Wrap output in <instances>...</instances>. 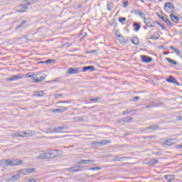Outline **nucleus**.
Listing matches in <instances>:
<instances>
[{"label":"nucleus","instance_id":"37","mask_svg":"<svg viewBox=\"0 0 182 182\" xmlns=\"http://www.w3.org/2000/svg\"><path fill=\"white\" fill-rule=\"evenodd\" d=\"M27 170V174H31L32 173H33V171H35V168H26Z\"/></svg>","mask_w":182,"mask_h":182},{"label":"nucleus","instance_id":"50","mask_svg":"<svg viewBox=\"0 0 182 182\" xmlns=\"http://www.w3.org/2000/svg\"><path fill=\"white\" fill-rule=\"evenodd\" d=\"M61 103H72V101H70V100L62 101Z\"/></svg>","mask_w":182,"mask_h":182},{"label":"nucleus","instance_id":"41","mask_svg":"<svg viewBox=\"0 0 182 182\" xmlns=\"http://www.w3.org/2000/svg\"><path fill=\"white\" fill-rule=\"evenodd\" d=\"M158 15V17L160 18V19H161L164 22H166V17H164V16H162L161 15H160V14H157Z\"/></svg>","mask_w":182,"mask_h":182},{"label":"nucleus","instance_id":"64","mask_svg":"<svg viewBox=\"0 0 182 182\" xmlns=\"http://www.w3.org/2000/svg\"><path fill=\"white\" fill-rule=\"evenodd\" d=\"M159 1V2H161L163 0H158Z\"/></svg>","mask_w":182,"mask_h":182},{"label":"nucleus","instance_id":"62","mask_svg":"<svg viewBox=\"0 0 182 182\" xmlns=\"http://www.w3.org/2000/svg\"><path fill=\"white\" fill-rule=\"evenodd\" d=\"M24 38L28 40V36H25Z\"/></svg>","mask_w":182,"mask_h":182},{"label":"nucleus","instance_id":"26","mask_svg":"<svg viewBox=\"0 0 182 182\" xmlns=\"http://www.w3.org/2000/svg\"><path fill=\"white\" fill-rule=\"evenodd\" d=\"M146 129H149V130H159V129H160V127H159V125L157 124H154V125L149 126Z\"/></svg>","mask_w":182,"mask_h":182},{"label":"nucleus","instance_id":"29","mask_svg":"<svg viewBox=\"0 0 182 182\" xmlns=\"http://www.w3.org/2000/svg\"><path fill=\"white\" fill-rule=\"evenodd\" d=\"M157 163H159V160L156 159H152L149 161V164H150L151 166H154V164H157Z\"/></svg>","mask_w":182,"mask_h":182},{"label":"nucleus","instance_id":"39","mask_svg":"<svg viewBox=\"0 0 182 182\" xmlns=\"http://www.w3.org/2000/svg\"><path fill=\"white\" fill-rule=\"evenodd\" d=\"M165 23H166V25H168L169 28H171V26H173V23H171V21H170V20H168V18H166Z\"/></svg>","mask_w":182,"mask_h":182},{"label":"nucleus","instance_id":"32","mask_svg":"<svg viewBox=\"0 0 182 182\" xmlns=\"http://www.w3.org/2000/svg\"><path fill=\"white\" fill-rule=\"evenodd\" d=\"M107 9L108 11H112L113 9V3L112 2H107Z\"/></svg>","mask_w":182,"mask_h":182},{"label":"nucleus","instance_id":"12","mask_svg":"<svg viewBox=\"0 0 182 182\" xmlns=\"http://www.w3.org/2000/svg\"><path fill=\"white\" fill-rule=\"evenodd\" d=\"M94 144H98L100 146H106L107 144H110L112 143V141L110 140H102L101 141H94Z\"/></svg>","mask_w":182,"mask_h":182},{"label":"nucleus","instance_id":"52","mask_svg":"<svg viewBox=\"0 0 182 182\" xmlns=\"http://www.w3.org/2000/svg\"><path fill=\"white\" fill-rule=\"evenodd\" d=\"M154 23H157V25H159V26H161L163 24L159 21H156V22H154Z\"/></svg>","mask_w":182,"mask_h":182},{"label":"nucleus","instance_id":"40","mask_svg":"<svg viewBox=\"0 0 182 182\" xmlns=\"http://www.w3.org/2000/svg\"><path fill=\"white\" fill-rule=\"evenodd\" d=\"M100 98L99 97H97V98H91L89 100V102H93L94 103H95L96 102H99V100Z\"/></svg>","mask_w":182,"mask_h":182},{"label":"nucleus","instance_id":"33","mask_svg":"<svg viewBox=\"0 0 182 182\" xmlns=\"http://www.w3.org/2000/svg\"><path fill=\"white\" fill-rule=\"evenodd\" d=\"M26 21H23L21 24L16 26V31H18V29H21V28H22V26H23V25H26Z\"/></svg>","mask_w":182,"mask_h":182},{"label":"nucleus","instance_id":"63","mask_svg":"<svg viewBox=\"0 0 182 182\" xmlns=\"http://www.w3.org/2000/svg\"><path fill=\"white\" fill-rule=\"evenodd\" d=\"M168 53H167L166 52H164V55H168Z\"/></svg>","mask_w":182,"mask_h":182},{"label":"nucleus","instance_id":"56","mask_svg":"<svg viewBox=\"0 0 182 182\" xmlns=\"http://www.w3.org/2000/svg\"><path fill=\"white\" fill-rule=\"evenodd\" d=\"M123 114L127 115V114H129V112L128 111H124Z\"/></svg>","mask_w":182,"mask_h":182},{"label":"nucleus","instance_id":"11","mask_svg":"<svg viewBox=\"0 0 182 182\" xmlns=\"http://www.w3.org/2000/svg\"><path fill=\"white\" fill-rule=\"evenodd\" d=\"M141 62L144 63H150V62H153V58L151 57H149L147 55H141Z\"/></svg>","mask_w":182,"mask_h":182},{"label":"nucleus","instance_id":"54","mask_svg":"<svg viewBox=\"0 0 182 182\" xmlns=\"http://www.w3.org/2000/svg\"><path fill=\"white\" fill-rule=\"evenodd\" d=\"M139 97L136 96L134 97L133 100H139Z\"/></svg>","mask_w":182,"mask_h":182},{"label":"nucleus","instance_id":"38","mask_svg":"<svg viewBox=\"0 0 182 182\" xmlns=\"http://www.w3.org/2000/svg\"><path fill=\"white\" fill-rule=\"evenodd\" d=\"M89 170H91L92 171H95L96 170H102V168L100 166H96V167L90 168Z\"/></svg>","mask_w":182,"mask_h":182},{"label":"nucleus","instance_id":"48","mask_svg":"<svg viewBox=\"0 0 182 182\" xmlns=\"http://www.w3.org/2000/svg\"><path fill=\"white\" fill-rule=\"evenodd\" d=\"M115 35H116V36H118V37H119V35H121V34H120V31H119V30H117V31H115Z\"/></svg>","mask_w":182,"mask_h":182},{"label":"nucleus","instance_id":"30","mask_svg":"<svg viewBox=\"0 0 182 182\" xmlns=\"http://www.w3.org/2000/svg\"><path fill=\"white\" fill-rule=\"evenodd\" d=\"M170 49H171L172 50H173L175 52V53L178 55L180 56V50L178 49H177L176 48H174V46H170Z\"/></svg>","mask_w":182,"mask_h":182},{"label":"nucleus","instance_id":"5","mask_svg":"<svg viewBox=\"0 0 182 182\" xmlns=\"http://www.w3.org/2000/svg\"><path fill=\"white\" fill-rule=\"evenodd\" d=\"M164 9L168 14H171V11H170V10L174 11V5H173V4H171V2H167L164 4Z\"/></svg>","mask_w":182,"mask_h":182},{"label":"nucleus","instance_id":"47","mask_svg":"<svg viewBox=\"0 0 182 182\" xmlns=\"http://www.w3.org/2000/svg\"><path fill=\"white\" fill-rule=\"evenodd\" d=\"M52 62H55V60L49 59V60H47L45 62V63H52Z\"/></svg>","mask_w":182,"mask_h":182},{"label":"nucleus","instance_id":"18","mask_svg":"<svg viewBox=\"0 0 182 182\" xmlns=\"http://www.w3.org/2000/svg\"><path fill=\"white\" fill-rule=\"evenodd\" d=\"M68 110V107H61L60 109H53V113H62L63 112H66Z\"/></svg>","mask_w":182,"mask_h":182},{"label":"nucleus","instance_id":"22","mask_svg":"<svg viewBox=\"0 0 182 182\" xmlns=\"http://www.w3.org/2000/svg\"><path fill=\"white\" fill-rule=\"evenodd\" d=\"M87 70H95V67L92 65L82 67V72H87Z\"/></svg>","mask_w":182,"mask_h":182},{"label":"nucleus","instance_id":"44","mask_svg":"<svg viewBox=\"0 0 182 182\" xmlns=\"http://www.w3.org/2000/svg\"><path fill=\"white\" fill-rule=\"evenodd\" d=\"M28 182H38V179L36 178H30L28 180Z\"/></svg>","mask_w":182,"mask_h":182},{"label":"nucleus","instance_id":"49","mask_svg":"<svg viewBox=\"0 0 182 182\" xmlns=\"http://www.w3.org/2000/svg\"><path fill=\"white\" fill-rule=\"evenodd\" d=\"M34 77H36V76H39V75H41V73H36L33 74Z\"/></svg>","mask_w":182,"mask_h":182},{"label":"nucleus","instance_id":"16","mask_svg":"<svg viewBox=\"0 0 182 182\" xmlns=\"http://www.w3.org/2000/svg\"><path fill=\"white\" fill-rule=\"evenodd\" d=\"M41 133L38 132H36L35 131L33 132H31L29 133H27V132H23V134H18V137H25V136L23 134H29L30 136H33V134H40Z\"/></svg>","mask_w":182,"mask_h":182},{"label":"nucleus","instance_id":"9","mask_svg":"<svg viewBox=\"0 0 182 182\" xmlns=\"http://www.w3.org/2000/svg\"><path fill=\"white\" fill-rule=\"evenodd\" d=\"M95 160L93 159H80L78 161V164H82V165H86V164H92L95 163Z\"/></svg>","mask_w":182,"mask_h":182},{"label":"nucleus","instance_id":"21","mask_svg":"<svg viewBox=\"0 0 182 182\" xmlns=\"http://www.w3.org/2000/svg\"><path fill=\"white\" fill-rule=\"evenodd\" d=\"M144 22L146 25V26H149V25L151 24V22L153 21L150 18H146V14H144Z\"/></svg>","mask_w":182,"mask_h":182},{"label":"nucleus","instance_id":"43","mask_svg":"<svg viewBox=\"0 0 182 182\" xmlns=\"http://www.w3.org/2000/svg\"><path fill=\"white\" fill-rule=\"evenodd\" d=\"M19 178V175H14L12 176V181H15V180H18Z\"/></svg>","mask_w":182,"mask_h":182},{"label":"nucleus","instance_id":"59","mask_svg":"<svg viewBox=\"0 0 182 182\" xmlns=\"http://www.w3.org/2000/svg\"><path fill=\"white\" fill-rule=\"evenodd\" d=\"M129 112H130V113H132V112H137V109H134V110H133V109H131Z\"/></svg>","mask_w":182,"mask_h":182},{"label":"nucleus","instance_id":"17","mask_svg":"<svg viewBox=\"0 0 182 182\" xmlns=\"http://www.w3.org/2000/svg\"><path fill=\"white\" fill-rule=\"evenodd\" d=\"M118 41L120 42V43H127V41H129L127 37H124L122 35H118Z\"/></svg>","mask_w":182,"mask_h":182},{"label":"nucleus","instance_id":"36","mask_svg":"<svg viewBox=\"0 0 182 182\" xmlns=\"http://www.w3.org/2000/svg\"><path fill=\"white\" fill-rule=\"evenodd\" d=\"M19 173H21L23 176H26V174H28V171L26 168H23L20 170Z\"/></svg>","mask_w":182,"mask_h":182},{"label":"nucleus","instance_id":"60","mask_svg":"<svg viewBox=\"0 0 182 182\" xmlns=\"http://www.w3.org/2000/svg\"><path fill=\"white\" fill-rule=\"evenodd\" d=\"M38 63H45L43 61H40V62H38Z\"/></svg>","mask_w":182,"mask_h":182},{"label":"nucleus","instance_id":"8","mask_svg":"<svg viewBox=\"0 0 182 182\" xmlns=\"http://www.w3.org/2000/svg\"><path fill=\"white\" fill-rule=\"evenodd\" d=\"M22 77H23L21 74H19L18 75H14L11 76L9 78H6V80L7 82H14L15 80H19V79H22Z\"/></svg>","mask_w":182,"mask_h":182},{"label":"nucleus","instance_id":"10","mask_svg":"<svg viewBox=\"0 0 182 182\" xmlns=\"http://www.w3.org/2000/svg\"><path fill=\"white\" fill-rule=\"evenodd\" d=\"M159 106H163V102L156 103V102H150L149 105H146V108L151 109V107H159Z\"/></svg>","mask_w":182,"mask_h":182},{"label":"nucleus","instance_id":"13","mask_svg":"<svg viewBox=\"0 0 182 182\" xmlns=\"http://www.w3.org/2000/svg\"><path fill=\"white\" fill-rule=\"evenodd\" d=\"M131 14H132V15H139V16L142 18H144V13L141 12V10H132L131 11Z\"/></svg>","mask_w":182,"mask_h":182},{"label":"nucleus","instance_id":"24","mask_svg":"<svg viewBox=\"0 0 182 182\" xmlns=\"http://www.w3.org/2000/svg\"><path fill=\"white\" fill-rule=\"evenodd\" d=\"M166 82H168V83H176L177 80H176V78L173 76H169L168 78L166 79Z\"/></svg>","mask_w":182,"mask_h":182},{"label":"nucleus","instance_id":"2","mask_svg":"<svg viewBox=\"0 0 182 182\" xmlns=\"http://www.w3.org/2000/svg\"><path fill=\"white\" fill-rule=\"evenodd\" d=\"M80 72H82V68H80V67L69 68L67 70V74L68 75H78V73H80Z\"/></svg>","mask_w":182,"mask_h":182},{"label":"nucleus","instance_id":"45","mask_svg":"<svg viewBox=\"0 0 182 182\" xmlns=\"http://www.w3.org/2000/svg\"><path fill=\"white\" fill-rule=\"evenodd\" d=\"M149 39L157 40V39H159V36H151L149 37Z\"/></svg>","mask_w":182,"mask_h":182},{"label":"nucleus","instance_id":"1","mask_svg":"<svg viewBox=\"0 0 182 182\" xmlns=\"http://www.w3.org/2000/svg\"><path fill=\"white\" fill-rule=\"evenodd\" d=\"M6 164L7 166H21L23 164V161H21L19 159H12L11 160H6Z\"/></svg>","mask_w":182,"mask_h":182},{"label":"nucleus","instance_id":"61","mask_svg":"<svg viewBox=\"0 0 182 182\" xmlns=\"http://www.w3.org/2000/svg\"><path fill=\"white\" fill-rule=\"evenodd\" d=\"M179 149H182V144L178 146Z\"/></svg>","mask_w":182,"mask_h":182},{"label":"nucleus","instance_id":"25","mask_svg":"<svg viewBox=\"0 0 182 182\" xmlns=\"http://www.w3.org/2000/svg\"><path fill=\"white\" fill-rule=\"evenodd\" d=\"M129 159V157L124 156V157H119V156H115L114 157L113 160L114 161H122V160L127 159Z\"/></svg>","mask_w":182,"mask_h":182},{"label":"nucleus","instance_id":"57","mask_svg":"<svg viewBox=\"0 0 182 182\" xmlns=\"http://www.w3.org/2000/svg\"><path fill=\"white\" fill-rule=\"evenodd\" d=\"M18 12H19L20 14H23V12H25V10H19Z\"/></svg>","mask_w":182,"mask_h":182},{"label":"nucleus","instance_id":"14","mask_svg":"<svg viewBox=\"0 0 182 182\" xmlns=\"http://www.w3.org/2000/svg\"><path fill=\"white\" fill-rule=\"evenodd\" d=\"M176 143H177V139H170L165 141L166 146H173V144H176Z\"/></svg>","mask_w":182,"mask_h":182},{"label":"nucleus","instance_id":"3","mask_svg":"<svg viewBox=\"0 0 182 182\" xmlns=\"http://www.w3.org/2000/svg\"><path fill=\"white\" fill-rule=\"evenodd\" d=\"M27 77H31L32 79H34L33 80V83H41V82H43L45 79H46V75H44V76H41V78L35 79V77L33 74L29 75V74H26Z\"/></svg>","mask_w":182,"mask_h":182},{"label":"nucleus","instance_id":"15","mask_svg":"<svg viewBox=\"0 0 182 182\" xmlns=\"http://www.w3.org/2000/svg\"><path fill=\"white\" fill-rule=\"evenodd\" d=\"M48 152H44L38 156H36V159L37 160H45L46 159H48Z\"/></svg>","mask_w":182,"mask_h":182},{"label":"nucleus","instance_id":"27","mask_svg":"<svg viewBox=\"0 0 182 182\" xmlns=\"http://www.w3.org/2000/svg\"><path fill=\"white\" fill-rule=\"evenodd\" d=\"M33 96H36V97H42V96H43V92L42 91L34 92Z\"/></svg>","mask_w":182,"mask_h":182},{"label":"nucleus","instance_id":"31","mask_svg":"<svg viewBox=\"0 0 182 182\" xmlns=\"http://www.w3.org/2000/svg\"><path fill=\"white\" fill-rule=\"evenodd\" d=\"M131 41L133 43V45H139V38L137 37H134Z\"/></svg>","mask_w":182,"mask_h":182},{"label":"nucleus","instance_id":"42","mask_svg":"<svg viewBox=\"0 0 182 182\" xmlns=\"http://www.w3.org/2000/svg\"><path fill=\"white\" fill-rule=\"evenodd\" d=\"M118 21H119V22L120 23H123V22L126 21V18H124V17L119 18L118 19Z\"/></svg>","mask_w":182,"mask_h":182},{"label":"nucleus","instance_id":"58","mask_svg":"<svg viewBox=\"0 0 182 182\" xmlns=\"http://www.w3.org/2000/svg\"><path fill=\"white\" fill-rule=\"evenodd\" d=\"M56 97H62V94H58V95H56Z\"/></svg>","mask_w":182,"mask_h":182},{"label":"nucleus","instance_id":"55","mask_svg":"<svg viewBox=\"0 0 182 182\" xmlns=\"http://www.w3.org/2000/svg\"><path fill=\"white\" fill-rule=\"evenodd\" d=\"M161 28L163 29V31H166V27H164V26H161Z\"/></svg>","mask_w":182,"mask_h":182},{"label":"nucleus","instance_id":"46","mask_svg":"<svg viewBox=\"0 0 182 182\" xmlns=\"http://www.w3.org/2000/svg\"><path fill=\"white\" fill-rule=\"evenodd\" d=\"M128 5H129V1L123 2V8H127Z\"/></svg>","mask_w":182,"mask_h":182},{"label":"nucleus","instance_id":"28","mask_svg":"<svg viewBox=\"0 0 182 182\" xmlns=\"http://www.w3.org/2000/svg\"><path fill=\"white\" fill-rule=\"evenodd\" d=\"M166 60H167V62H168V63H171V65H174V66H176L177 65V61H176L170 58H166Z\"/></svg>","mask_w":182,"mask_h":182},{"label":"nucleus","instance_id":"23","mask_svg":"<svg viewBox=\"0 0 182 182\" xmlns=\"http://www.w3.org/2000/svg\"><path fill=\"white\" fill-rule=\"evenodd\" d=\"M170 18L174 23H178V17H177V16H174V14H171Z\"/></svg>","mask_w":182,"mask_h":182},{"label":"nucleus","instance_id":"34","mask_svg":"<svg viewBox=\"0 0 182 182\" xmlns=\"http://www.w3.org/2000/svg\"><path fill=\"white\" fill-rule=\"evenodd\" d=\"M165 180H167L168 181H171L173 180V176L172 175H166L164 176Z\"/></svg>","mask_w":182,"mask_h":182},{"label":"nucleus","instance_id":"7","mask_svg":"<svg viewBox=\"0 0 182 182\" xmlns=\"http://www.w3.org/2000/svg\"><path fill=\"white\" fill-rule=\"evenodd\" d=\"M65 130V127H59L58 128H53V129H50L46 133L49 134V133H60V132H63Z\"/></svg>","mask_w":182,"mask_h":182},{"label":"nucleus","instance_id":"6","mask_svg":"<svg viewBox=\"0 0 182 182\" xmlns=\"http://www.w3.org/2000/svg\"><path fill=\"white\" fill-rule=\"evenodd\" d=\"M59 150L55 149L53 151H50L47 152V156L48 159H55V157H58L59 156Z\"/></svg>","mask_w":182,"mask_h":182},{"label":"nucleus","instance_id":"51","mask_svg":"<svg viewBox=\"0 0 182 182\" xmlns=\"http://www.w3.org/2000/svg\"><path fill=\"white\" fill-rule=\"evenodd\" d=\"M96 52H97V50H92L89 53H96Z\"/></svg>","mask_w":182,"mask_h":182},{"label":"nucleus","instance_id":"4","mask_svg":"<svg viewBox=\"0 0 182 182\" xmlns=\"http://www.w3.org/2000/svg\"><path fill=\"white\" fill-rule=\"evenodd\" d=\"M85 170V166H77L71 168H68L67 171H71L72 173H76L77 171H83Z\"/></svg>","mask_w":182,"mask_h":182},{"label":"nucleus","instance_id":"35","mask_svg":"<svg viewBox=\"0 0 182 182\" xmlns=\"http://www.w3.org/2000/svg\"><path fill=\"white\" fill-rule=\"evenodd\" d=\"M132 120H133V118L130 117H127L124 119V122L125 123H130V122H132Z\"/></svg>","mask_w":182,"mask_h":182},{"label":"nucleus","instance_id":"20","mask_svg":"<svg viewBox=\"0 0 182 182\" xmlns=\"http://www.w3.org/2000/svg\"><path fill=\"white\" fill-rule=\"evenodd\" d=\"M38 0H31V2H28L26 4L22 6L21 9H28V5H32V4H36Z\"/></svg>","mask_w":182,"mask_h":182},{"label":"nucleus","instance_id":"19","mask_svg":"<svg viewBox=\"0 0 182 182\" xmlns=\"http://www.w3.org/2000/svg\"><path fill=\"white\" fill-rule=\"evenodd\" d=\"M133 26L134 27V31H135V32H139V31H140V28H141V26L139 22H134Z\"/></svg>","mask_w":182,"mask_h":182},{"label":"nucleus","instance_id":"53","mask_svg":"<svg viewBox=\"0 0 182 182\" xmlns=\"http://www.w3.org/2000/svg\"><path fill=\"white\" fill-rule=\"evenodd\" d=\"M156 26L153 25V24H150L148 26V28H154Z\"/></svg>","mask_w":182,"mask_h":182}]
</instances>
